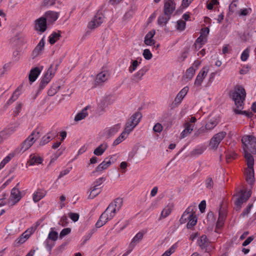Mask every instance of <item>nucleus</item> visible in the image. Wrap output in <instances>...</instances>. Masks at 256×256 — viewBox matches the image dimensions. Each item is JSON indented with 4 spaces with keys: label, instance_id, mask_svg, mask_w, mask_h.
<instances>
[{
    "label": "nucleus",
    "instance_id": "43",
    "mask_svg": "<svg viewBox=\"0 0 256 256\" xmlns=\"http://www.w3.org/2000/svg\"><path fill=\"white\" fill-rule=\"evenodd\" d=\"M60 87L58 84H53L48 92V95L51 96H54L59 90Z\"/></svg>",
    "mask_w": 256,
    "mask_h": 256
},
{
    "label": "nucleus",
    "instance_id": "16",
    "mask_svg": "<svg viewBox=\"0 0 256 256\" xmlns=\"http://www.w3.org/2000/svg\"><path fill=\"white\" fill-rule=\"evenodd\" d=\"M45 42L44 38H42L36 46V47L32 53V58H34L38 56H40L43 50Z\"/></svg>",
    "mask_w": 256,
    "mask_h": 256
},
{
    "label": "nucleus",
    "instance_id": "61",
    "mask_svg": "<svg viewBox=\"0 0 256 256\" xmlns=\"http://www.w3.org/2000/svg\"><path fill=\"white\" fill-rule=\"evenodd\" d=\"M72 168V167L68 168L60 172V174L58 176V179H60V178H62V177H63L64 176L68 174L71 170Z\"/></svg>",
    "mask_w": 256,
    "mask_h": 256
},
{
    "label": "nucleus",
    "instance_id": "9",
    "mask_svg": "<svg viewBox=\"0 0 256 256\" xmlns=\"http://www.w3.org/2000/svg\"><path fill=\"white\" fill-rule=\"evenodd\" d=\"M104 16L102 13H97L94 18L88 23V27L93 30L100 26L103 22Z\"/></svg>",
    "mask_w": 256,
    "mask_h": 256
},
{
    "label": "nucleus",
    "instance_id": "60",
    "mask_svg": "<svg viewBox=\"0 0 256 256\" xmlns=\"http://www.w3.org/2000/svg\"><path fill=\"white\" fill-rule=\"evenodd\" d=\"M10 157L6 156L0 163V170H2L4 166L10 160Z\"/></svg>",
    "mask_w": 256,
    "mask_h": 256
},
{
    "label": "nucleus",
    "instance_id": "45",
    "mask_svg": "<svg viewBox=\"0 0 256 256\" xmlns=\"http://www.w3.org/2000/svg\"><path fill=\"white\" fill-rule=\"evenodd\" d=\"M197 222V218L195 214L188 220L186 224L188 228H191L196 224Z\"/></svg>",
    "mask_w": 256,
    "mask_h": 256
},
{
    "label": "nucleus",
    "instance_id": "24",
    "mask_svg": "<svg viewBox=\"0 0 256 256\" xmlns=\"http://www.w3.org/2000/svg\"><path fill=\"white\" fill-rule=\"evenodd\" d=\"M206 149V147L204 145H198L190 152V155L192 156H198L202 154Z\"/></svg>",
    "mask_w": 256,
    "mask_h": 256
},
{
    "label": "nucleus",
    "instance_id": "21",
    "mask_svg": "<svg viewBox=\"0 0 256 256\" xmlns=\"http://www.w3.org/2000/svg\"><path fill=\"white\" fill-rule=\"evenodd\" d=\"M208 72V70L204 68L198 74L194 82V84L196 86H200L203 80L206 77Z\"/></svg>",
    "mask_w": 256,
    "mask_h": 256
},
{
    "label": "nucleus",
    "instance_id": "7",
    "mask_svg": "<svg viewBox=\"0 0 256 256\" xmlns=\"http://www.w3.org/2000/svg\"><path fill=\"white\" fill-rule=\"evenodd\" d=\"M22 198L21 192L16 188H12L10 196L8 200V204L9 206H13Z\"/></svg>",
    "mask_w": 256,
    "mask_h": 256
},
{
    "label": "nucleus",
    "instance_id": "59",
    "mask_svg": "<svg viewBox=\"0 0 256 256\" xmlns=\"http://www.w3.org/2000/svg\"><path fill=\"white\" fill-rule=\"evenodd\" d=\"M68 216L74 222H77L79 218V214L78 213L70 212L68 214Z\"/></svg>",
    "mask_w": 256,
    "mask_h": 256
},
{
    "label": "nucleus",
    "instance_id": "14",
    "mask_svg": "<svg viewBox=\"0 0 256 256\" xmlns=\"http://www.w3.org/2000/svg\"><path fill=\"white\" fill-rule=\"evenodd\" d=\"M108 78V74L106 72H102L98 74L96 76L94 81L95 86H101L106 81Z\"/></svg>",
    "mask_w": 256,
    "mask_h": 256
},
{
    "label": "nucleus",
    "instance_id": "13",
    "mask_svg": "<svg viewBox=\"0 0 256 256\" xmlns=\"http://www.w3.org/2000/svg\"><path fill=\"white\" fill-rule=\"evenodd\" d=\"M35 30L41 33L44 32L47 28L46 19L41 17L35 20Z\"/></svg>",
    "mask_w": 256,
    "mask_h": 256
},
{
    "label": "nucleus",
    "instance_id": "62",
    "mask_svg": "<svg viewBox=\"0 0 256 256\" xmlns=\"http://www.w3.org/2000/svg\"><path fill=\"white\" fill-rule=\"evenodd\" d=\"M252 206V204H248L246 208L243 210L240 216H246L248 215L249 214Z\"/></svg>",
    "mask_w": 256,
    "mask_h": 256
},
{
    "label": "nucleus",
    "instance_id": "31",
    "mask_svg": "<svg viewBox=\"0 0 256 256\" xmlns=\"http://www.w3.org/2000/svg\"><path fill=\"white\" fill-rule=\"evenodd\" d=\"M170 16L165 14L164 13L160 16L158 18V23L160 26H163L166 25L168 20L170 18Z\"/></svg>",
    "mask_w": 256,
    "mask_h": 256
},
{
    "label": "nucleus",
    "instance_id": "19",
    "mask_svg": "<svg viewBox=\"0 0 256 256\" xmlns=\"http://www.w3.org/2000/svg\"><path fill=\"white\" fill-rule=\"evenodd\" d=\"M31 234V232H28V230L24 232L19 238L16 240L14 242V246H18L24 243L30 238Z\"/></svg>",
    "mask_w": 256,
    "mask_h": 256
},
{
    "label": "nucleus",
    "instance_id": "26",
    "mask_svg": "<svg viewBox=\"0 0 256 256\" xmlns=\"http://www.w3.org/2000/svg\"><path fill=\"white\" fill-rule=\"evenodd\" d=\"M252 153L248 152H244V156L247 162L248 168H254V158Z\"/></svg>",
    "mask_w": 256,
    "mask_h": 256
},
{
    "label": "nucleus",
    "instance_id": "5",
    "mask_svg": "<svg viewBox=\"0 0 256 256\" xmlns=\"http://www.w3.org/2000/svg\"><path fill=\"white\" fill-rule=\"evenodd\" d=\"M58 66L59 64H56L54 66V68L53 65L50 66L46 72L44 74L40 83L38 92L42 90L50 81L52 78L54 77Z\"/></svg>",
    "mask_w": 256,
    "mask_h": 256
},
{
    "label": "nucleus",
    "instance_id": "41",
    "mask_svg": "<svg viewBox=\"0 0 256 256\" xmlns=\"http://www.w3.org/2000/svg\"><path fill=\"white\" fill-rule=\"evenodd\" d=\"M60 32H54L49 37V42L51 44H54L58 40L60 39Z\"/></svg>",
    "mask_w": 256,
    "mask_h": 256
},
{
    "label": "nucleus",
    "instance_id": "11",
    "mask_svg": "<svg viewBox=\"0 0 256 256\" xmlns=\"http://www.w3.org/2000/svg\"><path fill=\"white\" fill-rule=\"evenodd\" d=\"M198 244L202 250L208 252H209L213 248L206 235H202L200 238L198 240Z\"/></svg>",
    "mask_w": 256,
    "mask_h": 256
},
{
    "label": "nucleus",
    "instance_id": "47",
    "mask_svg": "<svg viewBox=\"0 0 256 256\" xmlns=\"http://www.w3.org/2000/svg\"><path fill=\"white\" fill-rule=\"evenodd\" d=\"M250 52V47H248L246 50H244L242 52L240 59L242 61L245 62L246 61L249 57Z\"/></svg>",
    "mask_w": 256,
    "mask_h": 256
},
{
    "label": "nucleus",
    "instance_id": "54",
    "mask_svg": "<svg viewBox=\"0 0 256 256\" xmlns=\"http://www.w3.org/2000/svg\"><path fill=\"white\" fill-rule=\"evenodd\" d=\"M142 54L144 58L147 60H150L152 57V54L148 49L144 50Z\"/></svg>",
    "mask_w": 256,
    "mask_h": 256
},
{
    "label": "nucleus",
    "instance_id": "4",
    "mask_svg": "<svg viewBox=\"0 0 256 256\" xmlns=\"http://www.w3.org/2000/svg\"><path fill=\"white\" fill-rule=\"evenodd\" d=\"M40 138V132L34 130L27 138L22 144L20 147L16 150V152L18 153L24 152L28 150L37 139Z\"/></svg>",
    "mask_w": 256,
    "mask_h": 256
},
{
    "label": "nucleus",
    "instance_id": "35",
    "mask_svg": "<svg viewBox=\"0 0 256 256\" xmlns=\"http://www.w3.org/2000/svg\"><path fill=\"white\" fill-rule=\"evenodd\" d=\"M52 132H50L46 136H44L40 142V146H43L48 143L51 140H52Z\"/></svg>",
    "mask_w": 256,
    "mask_h": 256
},
{
    "label": "nucleus",
    "instance_id": "3",
    "mask_svg": "<svg viewBox=\"0 0 256 256\" xmlns=\"http://www.w3.org/2000/svg\"><path fill=\"white\" fill-rule=\"evenodd\" d=\"M242 142L244 152L256 154V138L252 135H246L242 137Z\"/></svg>",
    "mask_w": 256,
    "mask_h": 256
},
{
    "label": "nucleus",
    "instance_id": "40",
    "mask_svg": "<svg viewBox=\"0 0 256 256\" xmlns=\"http://www.w3.org/2000/svg\"><path fill=\"white\" fill-rule=\"evenodd\" d=\"M145 73L146 70L144 69L139 70L133 76L132 80L136 82H138L142 79V77Z\"/></svg>",
    "mask_w": 256,
    "mask_h": 256
},
{
    "label": "nucleus",
    "instance_id": "10",
    "mask_svg": "<svg viewBox=\"0 0 256 256\" xmlns=\"http://www.w3.org/2000/svg\"><path fill=\"white\" fill-rule=\"evenodd\" d=\"M196 210V206H188L184 212L182 216L180 222V224H184L188 220L195 214V210Z\"/></svg>",
    "mask_w": 256,
    "mask_h": 256
},
{
    "label": "nucleus",
    "instance_id": "1",
    "mask_svg": "<svg viewBox=\"0 0 256 256\" xmlns=\"http://www.w3.org/2000/svg\"><path fill=\"white\" fill-rule=\"evenodd\" d=\"M123 200L121 198H116L112 202L100 215L98 220L96 224V228L103 226L108 220H112L116 212L120 210L122 206Z\"/></svg>",
    "mask_w": 256,
    "mask_h": 256
},
{
    "label": "nucleus",
    "instance_id": "48",
    "mask_svg": "<svg viewBox=\"0 0 256 256\" xmlns=\"http://www.w3.org/2000/svg\"><path fill=\"white\" fill-rule=\"evenodd\" d=\"M48 238L52 240L56 241L58 238V233L54 231L53 228H52L50 232L48 234Z\"/></svg>",
    "mask_w": 256,
    "mask_h": 256
},
{
    "label": "nucleus",
    "instance_id": "28",
    "mask_svg": "<svg viewBox=\"0 0 256 256\" xmlns=\"http://www.w3.org/2000/svg\"><path fill=\"white\" fill-rule=\"evenodd\" d=\"M107 148L108 144L106 142H104L94 150V154L98 156H101L104 154Z\"/></svg>",
    "mask_w": 256,
    "mask_h": 256
},
{
    "label": "nucleus",
    "instance_id": "36",
    "mask_svg": "<svg viewBox=\"0 0 256 256\" xmlns=\"http://www.w3.org/2000/svg\"><path fill=\"white\" fill-rule=\"evenodd\" d=\"M120 126L119 124H115L106 130V132L109 136H114L120 129Z\"/></svg>",
    "mask_w": 256,
    "mask_h": 256
},
{
    "label": "nucleus",
    "instance_id": "18",
    "mask_svg": "<svg viewBox=\"0 0 256 256\" xmlns=\"http://www.w3.org/2000/svg\"><path fill=\"white\" fill-rule=\"evenodd\" d=\"M156 34V30H150L145 36L144 43L147 46H152L156 43V40L153 38Z\"/></svg>",
    "mask_w": 256,
    "mask_h": 256
},
{
    "label": "nucleus",
    "instance_id": "46",
    "mask_svg": "<svg viewBox=\"0 0 256 256\" xmlns=\"http://www.w3.org/2000/svg\"><path fill=\"white\" fill-rule=\"evenodd\" d=\"M218 124V122L216 120H210L206 124L205 128L206 130H212Z\"/></svg>",
    "mask_w": 256,
    "mask_h": 256
},
{
    "label": "nucleus",
    "instance_id": "25",
    "mask_svg": "<svg viewBox=\"0 0 256 256\" xmlns=\"http://www.w3.org/2000/svg\"><path fill=\"white\" fill-rule=\"evenodd\" d=\"M194 129V125L191 124L186 122L184 124V130L180 134V138H184L188 135L191 133Z\"/></svg>",
    "mask_w": 256,
    "mask_h": 256
},
{
    "label": "nucleus",
    "instance_id": "58",
    "mask_svg": "<svg viewBox=\"0 0 256 256\" xmlns=\"http://www.w3.org/2000/svg\"><path fill=\"white\" fill-rule=\"evenodd\" d=\"M206 187L210 190L214 186V182L211 178L208 177L206 179Z\"/></svg>",
    "mask_w": 256,
    "mask_h": 256
},
{
    "label": "nucleus",
    "instance_id": "49",
    "mask_svg": "<svg viewBox=\"0 0 256 256\" xmlns=\"http://www.w3.org/2000/svg\"><path fill=\"white\" fill-rule=\"evenodd\" d=\"M12 134L8 128H6L0 132V136L4 140L8 138Z\"/></svg>",
    "mask_w": 256,
    "mask_h": 256
},
{
    "label": "nucleus",
    "instance_id": "23",
    "mask_svg": "<svg viewBox=\"0 0 256 256\" xmlns=\"http://www.w3.org/2000/svg\"><path fill=\"white\" fill-rule=\"evenodd\" d=\"M46 191L38 189L36 192H35L32 196V200L35 202H39L41 199H42L46 195Z\"/></svg>",
    "mask_w": 256,
    "mask_h": 256
},
{
    "label": "nucleus",
    "instance_id": "51",
    "mask_svg": "<svg viewBox=\"0 0 256 256\" xmlns=\"http://www.w3.org/2000/svg\"><path fill=\"white\" fill-rule=\"evenodd\" d=\"M206 130L204 128H200L199 129H198L194 134V137H198L200 136H204L206 133Z\"/></svg>",
    "mask_w": 256,
    "mask_h": 256
},
{
    "label": "nucleus",
    "instance_id": "30",
    "mask_svg": "<svg viewBox=\"0 0 256 256\" xmlns=\"http://www.w3.org/2000/svg\"><path fill=\"white\" fill-rule=\"evenodd\" d=\"M28 162L31 166L38 164L42 163V159L40 156H36L34 154H31L30 156Z\"/></svg>",
    "mask_w": 256,
    "mask_h": 256
},
{
    "label": "nucleus",
    "instance_id": "57",
    "mask_svg": "<svg viewBox=\"0 0 256 256\" xmlns=\"http://www.w3.org/2000/svg\"><path fill=\"white\" fill-rule=\"evenodd\" d=\"M71 232V229L70 228H64L60 234V238H62L66 236L68 234Z\"/></svg>",
    "mask_w": 256,
    "mask_h": 256
},
{
    "label": "nucleus",
    "instance_id": "34",
    "mask_svg": "<svg viewBox=\"0 0 256 256\" xmlns=\"http://www.w3.org/2000/svg\"><path fill=\"white\" fill-rule=\"evenodd\" d=\"M142 116V114L140 112H136L134 113L130 118L131 122L132 123V126H136L140 122Z\"/></svg>",
    "mask_w": 256,
    "mask_h": 256
},
{
    "label": "nucleus",
    "instance_id": "27",
    "mask_svg": "<svg viewBox=\"0 0 256 256\" xmlns=\"http://www.w3.org/2000/svg\"><path fill=\"white\" fill-rule=\"evenodd\" d=\"M107 160L108 158H105L104 160L96 168V170L94 171L92 173L102 172L109 167L110 166V161H108Z\"/></svg>",
    "mask_w": 256,
    "mask_h": 256
},
{
    "label": "nucleus",
    "instance_id": "50",
    "mask_svg": "<svg viewBox=\"0 0 256 256\" xmlns=\"http://www.w3.org/2000/svg\"><path fill=\"white\" fill-rule=\"evenodd\" d=\"M136 126H132V123L131 122V120H129L126 122V126L124 132H126L128 134L133 130L134 128Z\"/></svg>",
    "mask_w": 256,
    "mask_h": 256
},
{
    "label": "nucleus",
    "instance_id": "53",
    "mask_svg": "<svg viewBox=\"0 0 256 256\" xmlns=\"http://www.w3.org/2000/svg\"><path fill=\"white\" fill-rule=\"evenodd\" d=\"M176 246L174 245L172 246L169 249L166 250L162 256H170L173 254L176 249Z\"/></svg>",
    "mask_w": 256,
    "mask_h": 256
},
{
    "label": "nucleus",
    "instance_id": "6",
    "mask_svg": "<svg viewBox=\"0 0 256 256\" xmlns=\"http://www.w3.org/2000/svg\"><path fill=\"white\" fill-rule=\"evenodd\" d=\"M226 133L225 132H220L214 134L210 139L209 143L210 148L216 150L221 141L225 138Z\"/></svg>",
    "mask_w": 256,
    "mask_h": 256
},
{
    "label": "nucleus",
    "instance_id": "32",
    "mask_svg": "<svg viewBox=\"0 0 256 256\" xmlns=\"http://www.w3.org/2000/svg\"><path fill=\"white\" fill-rule=\"evenodd\" d=\"M46 19L50 22H54L58 18V13L49 11L46 13Z\"/></svg>",
    "mask_w": 256,
    "mask_h": 256
},
{
    "label": "nucleus",
    "instance_id": "17",
    "mask_svg": "<svg viewBox=\"0 0 256 256\" xmlns=\"http://www.w3.org/2000/svg\"><path fill=\"white\" fill-rule=\"evenodd\" d=\"M245 191H244L242 190H240V196L236 200L234 204L236 210H240L242 204L246 201V198H245Z\"/></svg>",
    "mask_w": 256,
    "mask_h": 256
},
{
    "label": "nucleus",
    "instance_id": "44",
    "mask_svg": "<svg viewBox=\"0 0 256 256\" xmlns=\"http://www.w3.org/2000/svg\"><path fill=\"white\" fill-rule=\"evenodd\" d=\"M20 91L18 88L16 89L13 93L12 96L11 98L8 100L7 102L8 104H12L14 101H15L16 100L18 99L19 96L20 95Z\"/></svg>",
    "mask_w": 256,
    "mask_h": 256
},
{
    "label": "nucleus",
    "instance_id": "52",
    "mask_svg": "<svg viewBox=\"0 0 256 256\" xmlns=\"http://www.w3.org/2000/svg\"><path fill=\"white\" fill-rule=\"evenodd\" d=\"M196 69L193 67H190L188 68L186 72V78L191 79L195 74Z\"/></svg>",
    "mask_w": 256,
    "mask_h": 256
},
{
    "label": "nucleus",
    "instance_id": "2",
    "mask_svg": "<svg viewBox=\"0 0 256 256\" xmlns=\"http://www.w3.org/2000/svg\"><path fill=\"white\" fill-rule=\"evenodd\" d=\"M231 96L236 108H243L244 101L246 96L244 88L240 86H236L232 92Z\"/></svg>",
    "mask_w": 256,
    "mask_h": 256
},
{
    "label": "nucleus",
    "instance_id": "15",
    "mask_svg": "<svg viewBox=\"0 0 256 256\" xmlns=\"http://www.w3.org/2000/svg\"><path fill=\"white\" fill-rule=\"evenodd\" d=\"M188 90V87H184L178 93L172 102L173 106H178L181 103L184 96L186 94Z\"/></svg>",
    "mask_w": 256,
    "mask_h": 256
},
{
    "label": "nucleus",
    "instance_id": "55",
    "mask_svg": "<svg viewBox=\"0 0 256 256\" xmlns=\"http://www.w3.org/2000/svg\"><path fill=\"white\" fill-rule=\"evenodd\" d=\"M234 1H233L229 6V12H228V14H233L234 12H236V6L237 5L236 4H234Z\"/></svg>",
    "mask_w": 256,
    "mask_h": 256
},
{
    "label": "nucleus",
    "instance_id": "8",
    "mask_svg": "<svg viewBox=\"0 0 256 256\" xmlns=\"http://www.w3.org/2000/svg\"><path fill=\"white\" fill-rule=\"evenodd\" d=\"M144 234V233L143 232H140L134 236L129 244L127 251L122 256H126L128 255L132 250L135 246L142 239Z\"/></svg>",
    "mask_w": 256,
    "mask_h": 256
},
{
    "label": "nucleus",
    "instance_id": "20",
    "mask_svg": "<svg viewBox=\"0 0 256 256\" xmlns=\"http://www.w3.org/2000/svg\"><path fill=\"white\" fill-rule=\"evenodd\" d=\"M246 180L247 182L252 184L254 181V168H247L245 170Z\"/></svg>",
    "mask_w": 256,
    "mask_h": 256
},
{
    "label": "nucleus",
    "instance_id": "12",
    "mask_svg": "<svg viewBox=\"0 0 256 256\" xmlns=\"http://www.w3.org/2000/svg\"><path fill=\"white\" fill-rule=\"evenodd\" d=\"M176 9V4L173 0H164V13L171 16Z\"/></svg>",
    "mask_w": 256,
    "mask_h": 256
},
{
    "label": "nucleus",
    "instance_id": "33",
    "mask_svg": "<svg viewBox=\"0 0 256 256\" xmlns=\"http://www.w3.org/2000/svg\"><path fill=\"white\" fill-rule=\"evenodd\" d=\"M252 12V10L250 8H240L239 10L237 11L236 14L240 17H244L250 15Z\"/></svg>",
    "mask_w": 256,
    "mask_h": 256
},
{
    "label": "nucleus",
    "instance_id": "38",
    "mask_svg": "<svg viewBox=\"0 0 256 256\" xmlns=\"http://www.w3.org/2000/svg\"><path fill=\"white\" fill-rule=\"evenodd\" d=\"M207 41V38L204 37L202 36H200L196 40L194 46L196 49V46L200 45L198 48H200L203 45H204Z\"/></svg>",
    "mask_w": 256,
    "mask_h": 256
},
{
    "label": "nucleus",
    "instance_id": "56",
    "mask_svg": "<svg viewBox=\"0 0 256 256\" xmlns=\"http://www.w3.org/2000/svg\"><path fill=\"white\" fill-rule=\"evenodd\" d=\"M186 22L184 20H178L177 22V29L180 30H184L186 28Z\"/></svg>",
    "mask_w": 256,
    "mask_h": 256
},
{
    "label": "nucleus",
    "instance_id": "63",
    "mask_svg": "<svg viewBox=\"0 0 256 256\" xmlns=\"http://www.w3.org/2000/svg\"><path fill=\"white\" fill-rule=\"evenodd\" d=\"M56 0H44L42 6H48L54 5Z\"/></svg>",
    "mask_w": 256,
    "mask_h": 256
},
{
    "label": "nucleus",
    "instance_id": "37",
    "mask_svg": "<svg viewBox=\"0 0 256 256\" xmlns=\"http://www.w3.org/2000/svg\"><path fill=\"white\" fill-rule=\"evenodd\" d=\"M88 114L87 112V107L84 108L80 112L78 113L74 118L76 122H78L84 118Z\"/></svg>",
    "mask_w": 256,
    "mask_h": 256
},
{
    "label": "nucleus",
    "instance_id": "39",
    "mask_svg": "<svg viewBox=\"0 0 256 256\" xmlns=\"http://www.w3.org/2000/svg\"><path fill=\"white\" fill-rule=\"evenodd\" d=\"M128 134L126 132H123L120 135L114 140L112 145L114 146H117L124 140L128 137Z\"/></svg>",
    "mask_w": 256,
    "mask_h": 256
},
{
    "label": "nucleus",
    "instance_id": "64",
    "mask_svg": "<svg viewBox=\"0 0 256 256\" xmlns=\"http://www.w3.org/2000/svg\"><path fill=\"white\" fill-rule=\"evenodd\" d=\"M153 130L156 132H160L162 130V126L160 123L156 124L153 128Z\"/></svg>",
    "mask_w": 256,
    "mask_h": 256
},
{
    "label": "nucleus",
    "instance_id": "22",
    "mask_svg": "<svg viewBox=\"0 0 256 256\" xmlns=\"http://www.w3.org/2000/svg\"><path fill=\"white\" fill-rule=\"evenodd\" d=\"M41 72V70H40L38 68L36 67L34 68H32L28 76L29 80L31 82H34L39 76Z\"/></svg>",
    "mask_w": 256,
    "mask_h": 256
},
{
    "label": "nucleus",
    "instance_id": "29",
    "mask_svg": "<svg viewBox=\"0 0 256 256\" xmlns=\"http://www.w3.org/2000/svg\"><path fill=\"white\" fill-rule=\"evenodd\" d=\"M172 207V204H168L164 208L161 212L159 220L166 218L171 213Z\"/></svg>",
    "mask_w": 256,
    "mask_h": 256
},
{
    "label": "nucleus",
    "instance_id": "42",
    "mask_svg": "<svg viewBox=\"0 0 256 256\" xmlns=\"http://www.w3.org/2000/svg\"><path fill=\"white\" fill-rule=\"evenodd\" d=\"M142 59L140 58V61L138 60H132L130 62V65L128 68V71L132 73L133 72L136 70L138 64H140Z\"/></svg>",
    "mask_w": 256,
    "mask_h": 256
}]
</instances>
